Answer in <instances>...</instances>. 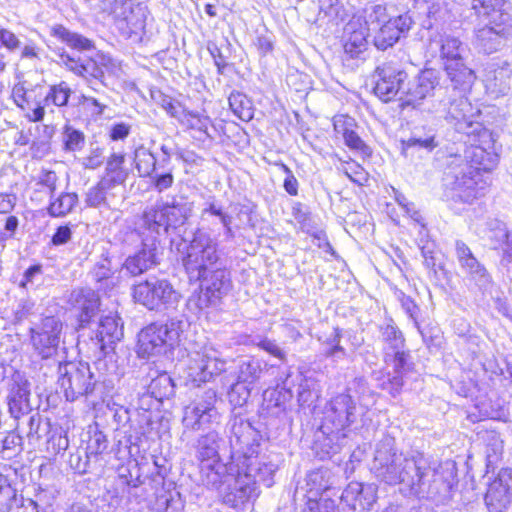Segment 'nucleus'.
<instances>
[{
	"label": "nucleus",
	"instance_id": "nucleus-1",
	"mask_svg": "<svg viewBox=\"0 0 512 512\" xmlns=\"http://www.w3.org/2000/svg\"><path fill=\"white\" fill-rule=\"evenodd\" d=\"M370 471L380 482L399 485L402 495L437 506L448 505L458 485L454 461L438 462L419 451L405 454L397 447L395 437L388 433L375 444Z\"/></svg>",
	"mask_w": 512,
	"mask_h": 512
},
{
	"label": "nucleus",
	"instance_id": "nucleus-2",
	"mask_svg": "<svg viewBox=\"0 0 512 512\" xmlns=\"http://www.w3.org/2000/svg\"><path fill=\"white\" fill-rule=\"evenodd\" d=\"M218 246L217 240L199 227L185 246L183 266L190 280L200 281V291L192 294L186 303L187 309L195 315L218 307L232 289L231 272Z\"/></svg>",
	"mask_w": 512,
	"mask_h": 512
},
{
	"label": "nucleus",
	"instance_id": "nucleus-3",
	"mask_svg": "<svg viewBox=\"0 0 512 512\" xmlns=\"http://www.w3.org/2000/svg\"><path fill=\"white\" fill-rule=\"evenodd\" d=\"M229 445L231 449L230 470L251 473L256 480V485L264 484L272 487L275 484V477L281 466L284 464V456L268 447L249 420L240 415H234L229 423Z\"/></svg>",
	"mask_w": 512,
	"mask_h": 512
},
{
	"label": "nucleus",
	"instance_id": "nucleus-4",
	"mask_svg": "<svg viewBox=\"0 0 512 512\" xmlns=\"http://www.w3.org/2000/svg\"><path fill=\"white\" fill-rule=\"evenodd\" d=\"M68 302L77 311L79 350H85L97 360L113 352L115 345L123 338L121 318L117 315H105L96 321L100 297L91 288L74 289Z\"/></svg>",
	"mask_w": 512,
	"mask_h": 512
},
{
	"label": "nucleus",
	"instance_id": "nucleus-5",
	"mask_svg": "<svg viewBox=\"0 0 512 512\" xmlns=\"http://www.w3.org/2000/svg\"><path fill=\"white\" fill-rule=\"evenodd\" d=\"M372 422L370 408L351 394V389L333 396L325 405L319 430L341 433L368 428Z\"/></svg>",
	"mask_w": 512,
	"mask_h": 512
},
{
	"label": "nucleus",
	"instance_id": "nucleus-6",
	"mask_svg": "<svg viewBox=\"0 0 512 512\" xmlns=\"http://www.w3.org/2000/svg\"><path fill=\"white\" fill-rule=\"evenodd\" d=\"M191 322L184 314L169 317L166 323H151L138 333L136 353L150 359L171 351L178 345Z\"/></svg>",
	"mask_w": 512,
	"mask_h": 512
},
{
	"label": "nucleus",
	"instance_id": "nucleus-7",
	"mask_svg": "<svg viewBox=\"0 0 512 512\" xmlns=\"http://www.w3.org/2000/svg\"><path fill=\"white\" fill-rule=\"evenodd\" d=\"M194 202L184 196H175L171 201H157L147 207L142 214L139 229L144 234L157 236L175 232L186 224L192 216Z\"/></svg>",
	"mask_w": 512,
	"mask_h": 512
},
{
	"label": "nucleus",
	"instance_id": "nucleus-8",
	"mask_svg": "<svg viewBox=\"0 0 512 512\" xmlns=\"http://www.w3.org/2000/svg\"><path fill=\"white\" fill-rule=\"evenodd\" d=\"M58 382L64 390L68 401H75L85 396L92 402L105 401L113 386L110 381L96 380L88 363L72 362L59 363Z\"/></svg>",
	"mask_w": 512,
	"mask_h": 512
},
{
	"label": "nucleus",
	"instance_id": "nucleus-9",
	"mask_svg": "<svg viewBox=\"0 0 512 512\" xmlns=\"http://www.w3.org/2000/svg\"><path fill=\"white\" fill-rule=\"evenodd\" d=\"M504 5L505 0H472V9L483 22L476 31V44L486 54L497 51L509 34Z\"/></svg>",
	"mask_w": 512,
	"mask_h": 512
},
{
	"label": "nucleus",
	"instance_id": "nucleus-10",
	"mask_svg": "<svg viewBox=\"0 0 512 512\" xmlns=\"http://www.w3.org/2000/svg\"><path fill=\"white\" fill-rule=\"evenodd\" d=\"M225 444V439L215 430L197 439L196 457L200 462L201 480L207 487H218L223 475L230 470L231 454L227 462H223L220 457V451Z\"/></svg>",
	"mask_w": 512,
	"mask_h": 512
},
{
	"label": "nucleus",
	"instance_id": "nucleus-11",
	"mask_svg": "<svg viewBox=\"0 0 512 512\" xmlns=\"http://www.w3.org/2000/svg\"><path fill=\"white\" fill-rule=\"evenodd\" d=\"M133 298L148 310L163 311L175 309L181 294L168 279L150 276L133 286Z\"/></svg>",
	"mask_w": 512,
	"mask_h": 512
},
{
	"label": "nucleus",
	"instance_id": "nucleus-12",
	"mask_svg": "<svg viewBox=\"0 0 512 512\" xmlns=\"http://www.w3.org/2000/svg\"><path fill=\"white\" fill-rule=\"evenodd\" d=\"M215 489H220L222 502L235 509L242 510L244 507L254 501L260 494L259 486L256 485L252 474L229 470L223 475L222 482Z\"/></svg>",
	"mask_w": 512,
	"mask_h": 512
},
{
	"label": "nucleus",
	"instance_id": "nucleus-13",
	"mask_svg": "<svg viewBox=\"0 0 512 512\" xmlns=\"http://www.w3.org/2000/svg\"><path fill=\"white\" fill-rule=\"evenodd\" d=\"M458 264L465 274L468 288L482 296L491 295L495 286L492 275L472 253L471 249L461 240L455 243Z\"/></svg>",
	"mask_w": 512,
	"mask_h": 512
},
{
	"label": "nucleus",
	"instance_id": "nucleus-14",
	"mask_svg": "<svg viewBox=\"0 0 512 512\" xmlns=\"http://www.w3.org/2000/svg\"><path fill=\"white\" fill-rule=\"evenodd\" d=\"M467 92H455V97H449L444 106L447 110L446 119L454 125L455 130L466 136L487 137L488 130L472 119V105L466 97Z\"/></svg>",
	"mask_w": 512,
	"mask_h": 512
},
{
	"label": "nucleus",
	"instance_id": "nucleus-15",
	"mask_svg": "<svg viewBox=\"0 0 512 512\" xmlns=\"http://www.w3.org/2000/svg\"><path fill=\"white\" fill-rule=\"evenodd\" d=\"M189 365L187 375L196 386L210 381L214 376L226 370V362L219 357V353L209 346L200 350H189Z\"/></svg>",
	"mask_w": 512,
	"mask_h": 512
},
{
	"label": "nucleus",
	"instance_id": "nucleus-16",
	"mask_svg": "<svg viewBox=\"0 0 512 512\" xmlns=\"http://www.w3.org/2000/svg\"><path fill=\"white\" fill-rule=\"evenodd\" d=\"M62 330L63 323L55 316L44 317L39 324L30 328L31 345L42 359L57 354Z\"/></svg>",
	"mask_w": 512,
	"mask_h": 512
},
{
	"label": "nucleus",
	"instance_id": "nucleus-17",
	"mask_svg": "<svg viewBox=\"0 0 512 512\" xmlns=\"http://www.w3.org/2000/svg\"><path fill=\"white\" fill-rule=\"evenodd\" d=\"M141 237V247L133 255L128 256L122 264V270L131 276H139L152 269L160 263L162 247L157 236L144 234L143 229H139Z\"/></svg>",
	"mask_w": 512,
	"mask_h": 512
},
{
	"label": "nucleus",
	"instance_id": "nucleus-18",
	"mask_svg": "<svg viewBox=\"0 0 512 512\" xmlns=\"http://www.w3.org/2000/svg\"><path fill=\"white\" fill-rule=\"evenodd\" d=\"M447 180L451 178L448 185L451 187V197L464 203H471L476 199L483 187L479 186L481 174L473 166L467 163L462 165L448 166Z\"/></svg>",
	"mask_w": 512,
	"mask_h": 512
},
{
	"label": "nucleus",
	"instance_id": "nucleus-19",
	"mask_svg": "<svg viewBox=\"0 0 512 512\" xmlns=\"http://www.w3.org/2000/svg\"><path fill=\"white\" fill-rule=\"evenodd\" d=\"M383 360L387 367L392 368V371L387 373V378L380 387L395 397L402 390L409 375L415 372V363L407 347L384 356Z\"/></svg>",
	"mask_w": 512,
	"mask_h": 512
},
{
	"label": "nucleus",
	"instance_id": "nucleus-20",
	"mask_svg": "<svg viewBox=\"0 0 512 512\" xmlns=\"http://www.w3.org/2000/svg\"><path fill=\"white\" fill-rule=\"evenodd\" d=\"M216 402L217 394L215 390H206L197 401L185 407L182 419L184 427L197 431L217 422L220 415L215 407Z\"/></svg>",
	"mask_w": 512,
	"mask_h": 512
},
{
	"label": "nucleus",
	"instance_id": "nucleus-21",
	"mask_svg": "<svg viewBox=\"0 0 512 512\" xmlns=\"http://www.w3.org/2000/svg\"><path fill=\"white\" fill-rule=\"evenodd\" d=\"M440 84V72L435 69H424L409 81L399 96L401 107L418 108L423 100L433 95Z\"/></svg>",
	"mask_w": 512,
	"mask_h": 512
},
{
	"label": "nucleus",
	"instance_id": "nucleus-22",
	"mask_svg": "<svg viewBox=\"0 0 512 512\" xmlns=\"http://www.w3.org/2000/svg\"><path fill=\"white\" fill-rule=\"evenodd\" d=\"M489 137V132L487 137H479L478 135L467 137L468 140L465 141L463 154H461L457 149V152L455 154L450 155V161L447 163V165L463 166L464 164L467 163L469 166L475 167L478 173H480V171L490 170L493 165V157L489 152H487L486 148L483 146V144L487 142Z\"/></svg>",
	"mask_w": 512,
	"mask_h": 512
},
{
	"label": "nucleus",
	"instance_id": "nucleus-23",
	"mask_svg": "<svg viewBox=\"0 0 512 512\" xmlns=\"http://www.w3.org/2000/svg\"><path fill=\"white\" fill-rule=\"evenodd\" d=\"M72 93V89L66 81L50 85L45 93L39 92V95L43 97L35 102V107L31 108L25 117L30 122L43 121L46 109L53 113L54 108L63 109L67 107Z\"/></svg>",
	"mask_w": 512,
	"mask_h": 512
},
{
	"label": "nucleus",
	"instance_id": "nucleus-24",
	"mask_svg": "<svg viewBox=\"0 0 512 512\" xmlns=\"http://www.w3.org/2000/svg\"><path fill=\"white\" fill-rule=\"evenodd\" d=\"M376 75L378 79L374 87V93L379 99L383 102H389L398 94L402 95L408 77L405 70L391 63H385L377 67Z\"/></svg>",
	"mask_w": 512,
	"mask_h": 512
},
{
	"label": "nucleus",
	"instance_id": "nucleus-25",
	"mask_svg": "<svg viewBox=\"0 0 512 512\" xmlns=\"http://www.w3.org/2000/svg\"><path fill=\"white\" fill-rule=\"evenodd\" d=\"M295 386L293 373L288 369L284 377L280 376L275 388L267 389L263 394L262 409L268 415L278 417L284 413L293 399L292 388Z\"/></svg>",
	"mask_w": 512,
	"mask_h": 512
},
{
	"label": "nucleus",
	"instance_id": "nucleus-26",
	"mask_svg": "<svg viewBox=\"0 0 512 512\" xmlns=\"http://www.w3.org/2000/svg\"><path fill=\"white\" fill-rule=\"evenodd\" d=\"M31 383L20 372H15L8 385L7 405L8 411L14 419L30 414L33 407L30 402Z\"/></svg>",
	"mask_w": 512,
	"mask_h": 512
},
{
	"label": "nucleus",
	"instance_id": "nucleus-27",
	"mask_svg": "<svg viewBox=\"0 0 512 512\" xmlns=\"http://www.w3.org/2000/svg\"><path fill=\"white\" fill-rule=\"evenodd\" d=\"M413 24L412 17L404 13L386 24L378 26L373 33V45L380 51L393 47L402 37H406Z\"/></svg>",
	"mask_w": 512,
	"mask_h": 512
},
{
	"label": "nucleus",
	"instance_id": "nucleus-28",
	"mask_svg": "<svg viewBox=\"0 0 512 512\" xmlns=\"http://www.w3.org/2000/svg\"><path fill=\"white\" fill-rule=\"evenodd\" d=\"M512 470L502 468L489 484L484 500L489 512H504L512 502Z\"/></svg>",
	"mask_w": 512,
	"mask_h": 512
},
{
	"label": "nucleus",
	"instance_id": "nucleus-29",
	"mask_svg": "<svg viewBox=\"0 0 512 512\" xmlns=\"http://www.w3.org/2000/svg\"><path fill=\"white\" fill-rule=\"evenodd\" d=\"M140 483L139 475L133 477L129 469L121 470L116 485L97 499V506L102 512H115L123 503V494H130L131 489L137 488Z\"/></svg>",
	"mask_w": 512,
	"mask_h": 512
},
{
	"label": "nucleus",
	"instance_id": "nucleus-30",
	"mask_svg": "<svg viewBox=\"0 0 512 512\" xmlns=\"http://www.w3.org/2000/svg\"><path fill=\"white\" fill-rule=\"evenodd\" d=\"M377 500V486L375 484H364L351 482L341 494L342 503L354 511L370 510Z\"/></svg>",
	"mask_w": 512,
	"mask_h": 512
},
{
	"label": "nucleus",
	"instance_id": "nucleus-31",
	"mask_svg": "<svg viewBox=\"0 0 512 512\" xmlns=\"http://www.w3.org/2000/svg\"><path fill=\"white\" fill-rule=\"evenodd\" d=\"M134 422L130 424V427L139 437L141 443L144 439L161 438L162 433L169 429L168 420L160 416L159 413L139 412L135 416Z\"/></svg>",
	"mask_w": 512,
	"mask_h": 512
},
{
	"label": "nucleus",
	"instance_id": "nucleus-32",
	"mask_svg": "<svg viewBox=\"0 0 512 512\" xmlns=\"http://www.w3.org/2000/svg\"><path fill=\"white\" fill-rule=\"evenodd\" d=\"M147 9L141 5L132 7L117 26L121 34L133 43L143 42L145 35Z\"/></svg>",
	"mask_w": 512,
	"mask_h": 512
},
{
	"label": "nucleus",
	"instance_id": "nucleus-33",
	"mask_svg": "<svg viewBox=\"0 0 512 512\" xmlns=\"http://www.w3.org/2000/svg\"><path fill=\"white\" fill-rule=\"evenodd\" d=\"M115 272L116 270L112 266L108 251L103 249L99 259L88 272V277L94 283L97 290L106 293L112 290L117 283Z\"/></svg>",
	"mask_w": 512,
	"mask_h": 512
},
{
	"label": "nucleus",
	"instance_id": "nucleus-34",
	"mask_svg": "<svg viewBox=\"0 0 512 512\" xmlns=\"http://www.w3.org/2000/svg\"><path fill=\"white\" fill-rule=\"evenodd\" d=\"M295 385L297 384V402L299 407L311 409L316 406L321 396V385L313 374L302 372L293 373Z\"/></svg>",
	"mask_w": 512,
	"mask_h": 512
},
{
	"label": "nucleus",
	"instance_id": "nucleus-35",
	"mask_svg": "<svg viewBox=\"0 0 512 512\" xmlns=\"http://www.w3.org/2000/svg\"><path fill=\"white\" fill-rule=\"evenodd\" d=\"M454 92H468L472 88L476 74L466 63V59L443 66Z\"/></svg>",
	"mask_w": 512,
	"mask_h": 512
},
{
	"label": "nucleus",
	"instance_id": "nucleus-36",
	"mask_svg": "<svg viewBox=\"0 0 512 512\" xmlns=\"http://www.w3.org/2000/svg\"><path fill=\"white\" fill-rule=\"evenodd\" d=\"M330 472L328 469H316L310 471L305 478V485L296 487V494L302 493L307 500L329 496L331 483L329 481Z\"/></svg>",
	"mask_w": 512,
	"mask_h": 512
},
{
	"label": "nucleus",
	"instance_id": "nucleus-37",
	"mask_svg": "<svg viewBox=\"0 0 512 512\" xmlns=\"http://www.w3.org/2000/svg\"><path fill=\"white\" fill-rule=\"evenodd\" d=\"M62 64L75 75L91 80H101L104 78V71L98 66L96 61L91 58H75L67 53L60 54Z\"/></svg>",
	"mask_w": 512,
	"mask_h": 512
},
{
	"label": "nucleus",
	"instance_id": "nucleus-38",
	"mask_svg": "<svg viewBox=\"0 0 512 512\" xmlns=\"http://www.w3.org/2000/svg\"><path fill=\"white\" fill-rule=\"evenodd\" d=\"M379 332L383 357L406 348L405 337L392 319H388L381 324Z\"/></svg>",
	"mask_w": 512,
	"mask_h": 512
},
{
	"label": "nucleus",
	"instance_id": "nucleus-39",
	"mask_svg": "<svg viewBox=\"0 0 512 512\" xmlns=\"http://www.w3.org/2000/svg\"><path fill=\"white\" fill-rule=\"evenodd\" d=\"M78 202L79 197L75 192H55L49 196L47 213L53 218L65 217L73 212Z\"/></svg>",
	"mask_w": 512,
	"mask_h": 512
},
{
	"label": "nucleus",
	"instance_id": "nucleus-40",
	"mask_svg": "<svg viewBox=\"0 0 512 512\" xmlns=\"http://www.w3.org/2000/svg\"><path fill=\"white\" fill-rule=\"evenodd\" d=\"M124 162V154L112 153L106 161L105 173L100 180L113 188L123 184L128 177V171L124 168Z\"/></svg>",
	"mask_w": 512,
	"mask_h": 512
},
{
	"label": "nucleus",
	"instance_id": "nucleus-41",
	"mask_svg": "<svg viewBox=\"0 0 512 512\" xmlns=\"http://www.w3.org/2000/svg\"><path fill=\"white\" fill-rule=\"evenodd\" d=\"M51 35L64 42L70 48L80 52L95 49V44L91 39L80 33L73 32L63 25H55L52 28Z\"/></svg>",
	"mask_w": 512,
	"mask_h": 512
},
{
	"label": "nucleus",
	"instance_id": "nucleus-42",
	"mask_svg": "<svg viewBox=\"0 0 512 512\" xmlns=\"http://www.w3.org/2000/svg\"><path fill=\"white\" fill-rule=\"evenodd\" d=\"M117 436L119 438L112 447V451L117 459L126 460L140 453L141 442L130 426L128 429L123 430V435L118 434Z\"/></svg>",
	"mask_w": 512,
	"mask_h": 512
},
{
	"label": "nucleus",
	"instance_id": "nucleus-43",
	"mask_svg": "<svg viewBox=\"0 0 512 512\" xmlns=\"http://www.w3.org/2000/svg\"><path fill=\"white\" fill-rule=\"evenodd\" d=\"M468 49L458 38L453 36H444L441 39L440 59L443 66L466 59Z\"/></svg>",
	"mask_w": 512,
	"mask_h": 512
},
{
	"label": "nucleus",
	"instance_id": "nucleus-44",
	"mask_svg": "<svg viewBox=\"0 0 512 512\" xmlns=\"http://www.w3.org/2000/svg\"><path fill=\"white\" fill-rule=\"evenodd\" d=\"M266 363L253 357L241 359L238 363L237 380L253 386L262 376Z\"/></svg>",
	"mask_w": 512,
	"mask_h": 512
},
{
	"label": "nucleus",
	"instance_id": "nucleus-45",
	"mask_svg": "<svg viewBox=\"0 0 512 512\" xmlns=\"http://www.w3.org/2000/svg\"><path fill=\"white\" fill-rule=\"evenodd\" d=\"M487 229L490 248L493 250H501L504 248L512 237V231L499 219L489 220L487 222Z\"/></svg>",
	"mask_w": 512,
	"mask_h": 512
},
{
	"label": "nucleus",
	"instance_id": "nucleus-46",
	"mask_svg": "<svg viewBox=\"0 0 512 512\" xmlns=\"http://www.w3.org/2000/svg\"><path fill=\"white\" fill-rule=\"evenodd\" d=\"M351 27L352 26L350 25L348 29H351ZM366 30V28L362 27L359 29L349 30V36L344 44V51L351 58H357L360 54L366 51L368 46Z\"/></svg>",
	"mask_w": 512,
	"mask_h": 512
},
{
	"label": "nucleus",
	"instance_id": "nucleus-47",
	"mask_svg": "<svg viewBox=\"0 0 512 512\" xmlns=\"http://www.w3.org/2000/svg\"><path fill=\"white\" fill-rule=\"evenodd\" d=\"M147 389L160 403L164 399H170L175 394V384L167 373H162L152 379Z\"/></svg>",
	"mask_w": 512,
	"mask_h": 512
},
{
	"label": "nucleus",
	"instance_id": "nucleus-48",
	"mask_svg": "<svg viewBox=\"0 0 512 512\" xmlns=\"http://www.w3.org/2000/svg\"><path fill=\"white\" fill-rule=\"evenodd\" d=\"M178 122L189 129L196 130L205 138H212L208 133V128L212 121L209 116L197 112L184 110Z\"/></svg>",
	"mask_w": 512,
	"mask_h": 512
},
{
	"label": "nucleus",
	"instance_id": "nucleus-49",
	"mask_svg": "<svg viewBox=\"0 0 512 512\" xmlns=\"http://www.w3.org/2000/svg\"><path fill=\"white\" fill-rule=\"evenodd\" d=\"M229 106L234 115L242 121H250L254 116L252 101L243 93L234 91L230 94Z\"/></svg>",
	"mask_w": 512,
	"mask_h": 512
},
{
	"label": "nucleus",
	"instance_id": "nucleus-50",
	"mask_svg": "<svg viewBox=\"0 0 512 512\" xmlns=\"http://www.w3.org/2000/svg\"><path fill=\"white\" fill-rule=\"evenodd\" d=\"M486 441V465L488 469H494V466L501 459L503 454V440L496 431H487L485 434Z\"/></svg>",
	"mask_w": 512,
	"mask_h": 512
},
{
	"label": "nucleus",
	"instance_id": "nucleus-51",
	"mask_svg": "<svg viewBox=\"0 0 512 512\" xmlns=\"http://www.w3.org/2000/svg\"><path fill=\"white\" fill-rule=\"evenodd\" d=\"M134 162L140 177H151L156 169V157L145 147L135 150Z\"/></svg>",
	"mask_w": 512,
	"mask_h": 512
},
{
	"label": "nucleus",
	"instance_id": "nucleus-52",
	"mask_svg": "<svg viewBox=\"0 0 512 512\" xmlns=\"http://www.w3.org/2000/svg\"><path fill=\"white\" fill-rule=\"evenodd\" d=\"M113 187L109 186L102 180H99L96 185L90 187L85 193V204L90 208H99L107 206V193Z\"/></svg>",
	"mask_w": 512,
	"mask_h": 512
},
{
	"label": "nucleus",
	"instance_id": "nucleus-53",
	"mask_svg": "<svg viewBox=\"0 0 512 512\" xmlns=\"http://www.w3.org/2000/svg\"><path fill=\"white\" fill-rule=\"evenodd\" d=\"M109 445L107 436L100 431L97 427L94 430L89 431V439L85 449V455L87 459L95 458L98 455L104 453Z\"/></svg>",
	"mask_w": 512,
	"mask_h": 512
},
{
	"label": "nucleus",
	"instance_id": "nucleus-54",
	"mask_svg": "<svg viewBox=\"0 0 512 512\" xmlns=\"http://www.w3.org/2000/svg\"><path fill=\"white\" fill-rule=\"evenodd\" d=\"M451 18L450 11L445 3H432L427 12V20L424 26L427 29L439 27L448 22Z\"/></svg>",
	"mask_w": 512,
	"mask_h": 512
},
{
	"label": "nucleus",
	"instance_id": "nucleus-55",
	"mask_svg": "<svg viewBox=\"0 0 512 512\" xmlns=\"http://www.w3.org/2000/svg\"><path fill=\"white\" fill-rule=\"evenodd\" d=\"M493 89L503 95L509 93L512 89V71L509 65L505 63L493 71V77L490 79Z\"/></svg>",
	"mask_w": 512,
	"mask_h": 512
},
{
	"label": "nucleus",
	"instance_id": "nucleus-56",
	"mask_svg": "<svg viewBox=\"0 0 512 512\" xmlns=\"http://www.w3.org/2000/svg\"><path fill=\"white\" fill-rule=\"evenodd\" d=\"M394 17H391L387 8L384 5H373L366 12V25L367 30H375L378 26L386 24L388 21L393 20Z\"/></svg>",
	"mask_w": 512,
	"mask_h": 512
},
{
	"label": "nucleus",
	"instance_id": "nucleus-57",
	"mask_svg": "<svg viewBox=\"0 0 512 512\" xmlns=\"http://www.w3.org/2000/svg\"><path fill=\"white\" fill-rule=\"evenodd\" d=\"M211 217L218 218L219 223L221 224L232 218V215L224 210L223 206L216 201L215 197H210L205 202V206L201 211L200 218L203 222H210Z\"/></svg>",
	"mask_w": 512,
	"mask_h": 512
},
{
	"label": "nucleus",
	"instance_id": "nucleus-58",
	"mask_svg": "<svg viewBox=\"0 0 512 512\" xmlns=\"http://www.w3.org/2000/svg\"><path fill=\"white\" fill-rule=\"evenodd\" d=\"M252 386L241 381H236L231 385L228 391V399L229 402L234 407H242L244 406L250 395H251Z\"/></svg>",
	"mask_w": 512,
	"mask_h": 512
},
{
	"label": "nucleus",
	"instance_id": "nucleus-59",
	"mask_svg": "<svg viewBox=\"0 0 512 512\" xmlns=\"http://www.w3.org/2000/svg\"><path fill=\"white\" fill-rule=\"evenodd\" d=\"M439 145V136H430L425 138L421 137L420 133H413L407 141H403L404 150L408 148H419L427 152H431Z\"/></svg>",
	"mask_w": 512,
	"mask_h": 512
},
{
	"label": "nucleus",
	"instance_id": "nucleus-60",
	"mask_svg": "<svg viewBox=\"0 0 512 512\" xmlns=\"http://www.w3.org/2000/svg\"><path fill=\"white\" fill-rule=\"evenodd\" d=\"M85 143L83 132L66 125L63 131V144L66 151L81 150Z\"/></svg>",
	"mask_w": 512,
	"mask_h": 512
},
{
	"label": "nucleus",
	"instance_id": "nucleus-61",
	"mask_svg": "<svg viewBox=\"0 0 512 512\" xmlns=\"http://www.w3.org/2000/svg\"><path fill=\"white\" fill-rule=\"evenodd\" d=\"M343 140L345 145L350 150L359 154L360 156L370 157L372 155V149L362 140V138L354 129L346 132Z\"/></svg>",
	"mask_w": 512,
	"mask_h": 512
},
{
	"label": "nucleus",
	"instance_id": "nucleus-62",
	"mask_svg": "<svg viewBox=\"0 0 512 512\" xmlns=\"http://www.w3.org/2000/svg\"><path fill=\"white\" fill-rule=\"evenodd\" d=\"M152 97L171 117L179 120L185 109L178 101L160 91L157 95H152Z\"/></svg>",
	"mask_w": 512,
	"mask_h": 512
},
{
	"label": "nucleus",
	"instance_id": "nucleus-63",
	"mask_svg": "<svg viewBox=\"0 0 512 512\" xmlns=\"http://www.w3.org/2000/svg\"><path fill=\"white\" fill-rule=\"evenodd\" d=\"M416 328L418 332L421 334L422 340L428 349L439 348L441 346L442 336L440 328L438 326L428 325L422 328L418 323V327Z\"/></svg>",
	"mask_w": 512,
	"mask_h": 512
},
{
	"label": "nucleus",
	"instance_id": "nucleus-64",
	"mask_svg": "<svg viewBox=\"0 0 512 512\" xmlns=\"http://www.w3.org/2000/svg\"><path fill=\"white\" fill-rule=\"evenodd\" d=\"M302 512H336L335 501L329 496L312 498L306 501Z\"/></svg>",
	"mask_w": 512,
	"mask_h": 512
}]
</instances>
